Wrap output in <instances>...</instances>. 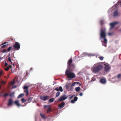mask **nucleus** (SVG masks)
Returning a JSON list of instances; mask_svg holds the SVG:
<instances>
[{"label": "nucleus", "instance_id": "nucleus-40", "mask_svg": "<svg viewBox=\"0 0 121 121\" xmlns=\"http://www.w3.org/2000/svg\"><path fill=\"white\" fill-rule=\"evenodd\" d=\"M75 101H74L73 99H72L71 100V102L72 103H74Z\"/></svg>", "mask_w": 121, "mask_h": 121}, {"label": "nucleus", "instance_id": "nucleus-1", "mask_svg": "<svg viewBox=\"0 0 121 121\" xmlns=\"http://www.w3.org/2000/svg\"><path fill=\"white\" fill-rule=\"evenodd\" d=\"M73 60L72 59L69 60L67 62V69L65 71V74L68 76V78H73L75 77L74 73L71 72L75 69L74 64L72 63Z\"/></svg>", "mask_w": 121, "mask_h": 121}, {"label": "nucleus", "instance_id": "nucleus-21", "mask_svg": "<svg viewBox=\"0 0 121 121\" xmlns=\"http://www.w3.org/2000/svg\"><path fill=\"white\" fill-rule=\"evenodd\" d=\"M27 99H25L24 98H22L21 99V101L23 103H24L26 102L27 101Z\"/></svg>", "mask_w": 121, "mask_h": 121}, {"label": "nucleus", "instance_id": "nucleus-18", "mask_svg": "<svg viewBox=\"0 0 121 121\" xmlns=\"http://www.w3.org/2000/svg\"><path fill=\"white\" fill-rule=\"evenodd\" d=\"M81 89L79 87H77L75 88V90L76 91H79Z\"/></svg>", "mask_w": 121, "mask_h": 121}, {"label": "nucleus", "instance_id": "nucleus-49", "mask_svg": "<svg viewBox=\"0 0 121 121\" xmlns=\"http://www.w3.org/2000/svg\"><path fill=\"white\" fill-rule=\"evenodd\" d=\"M40 115L41 116V117L43 118H44L45 117L43 116V115H42L41 114H40Z\"/></svg>", "mask_w": 121, "mask_h": 121}, {"label": "nucleus", "instance_id": "nucleus-33", "mask_svg": "<svg viewBox=\"0 0 121 121\" xmlns=\"http://www.w3.org/2000/svg\"><path fill=\"white\" fill-rule=\"evenodd\" d=\"M78 99V97L77 96L75 97L74 98V100L75 101H76Z\"/></svg>", "mask_w": 121, "mask_h": 121}, {"label": "nucleus", "instance_id": "nucleus-25", "mask_svg": "<svg viewBox=\"0 0 121 121\" xmlns=\"http://www.w3.org/2000/svg\"><path fill=\"white\" fill-rule=\"evenodd\" d=\"M24 91L25 93H26V95H27L28 94V90H25Z\"/></svg>", "mask_w": 121, "mask_h": 121}, {"label": "nucleus", "instance_id": "nucleus-63", "mask_svg": "<svg viewBox=\"0 0 121 121\" xmlns=\"http://www.w3.org/2000/svg\"><path fill=\"white\" fill-rule=\"evenodd\" d=\"M36 102V101H34V102Z\"/></svg>", "mask_w": 121, "mask_h": 121}, {"label": "nucleus", "instance_id": "nucleus-8", "mask_svg": "<svg viewBox=\"0 0 121 121\" xmlns=\"http://www.w3.org/2000/svg\"><path fill=\"white\" fill-rule=\"evenodd\" d=\"M118 24V22H117L111 23L110 24V25L111 26V27L110 28V30H111L113 28L116 24Z\"/></svg>", "mask_w": 121, "mask_h": 121}, {"label": "nucleus", "instance_id": "nucleus-35", "mask_svg": "<svg viewBox=\"0 0 121 121\" xmlns=\"http://www.w3.org/2000/svg\"><path fill=\"white\" fill-rule=\"evenodd\" d=\"M11 71L12 73H13L15 71V70L12 68L11 69Z\"/></svg>", "mask_w": 121, "mask_h": 121}, {"label": "nucleus", "instance_id": "nucleus-36", "mask_svg": "<svg viewBox=\"0 0 121 121\" xmlns=\"http://www.w3.org/2000/svg\"><path fill=\"white\" fill-rule=\"evenodd\" d=\"M76 83V82H74L73 83H72V84L71 86H74L75 83Z\"/></svg>", "mask_w": 121, "mask_h": 121}, {"label": "nucleus", "instance_id": "nucleus-7", "mask_svg": "<svg viewBox=\"0 0 121 121\" xmlns=\"http://www.w3.org/2000/svg\"><path fill=\"white\" fill-rule=\"evenodd\" d=\"M49 96H46L41 97H40V99L44 101H46L48 100L49 98Z\"/></svg>", "mask_w": 121, "mask_h": 121}, {"label": "nucleus", "instance_id": "nucleus-6", "mask_svg": "<svg viewBox=\"0 0 121 121\" xmlns=\"http://www.w3.org/2000/svg\"><path fill=\"white\" fill-rule=\"evenodd\" d=\"M104 70L106 72H108L111 68L109 65L105 64Z\"/></svg>", "mask_w": 121, "mask_h": 121}, {"label": "nucleus", "instance_id": "nucleus-60", "mask_svg": "<svg viewBox=\"0 0 121 121\" xmlns=\"http://www.w3.org/2000/svg\"><path fill=\"white\" fill-rule=\"evenodd\" d=\"M13 66H14V64H13Z\"/></svg>", "mask_w": 121, "mask_h": 121}, {"label": "nucleus", "instance_id": "nucleus-19", "mask_svg": "<svg viewBox=\"0 0 121 121\" xmlns=\"http://www.w3.org/2000/svg\"><path fill=\"white\" fill-rule=\"evenodd\" d=\"M54 99H55L54 98H52L50 99L49 100V101L50 102L52 103L54 101Z\"/></svg>", "mask_w": 121, "mask_h": 121}, {"label": "nucleus", "instance_id": "nucleus-47", "mask_svg": "<svg viewBox=\"0 0 121 121\" xmlns=\"http://www.w3.org/2000/svg\"><path fill=\"white\" fill-rule=\"evenodd\" d=\"M1 83L3 84H4L5 83V82L4 81H2L1 82Z\"/></svg>", "mask_w": 121, "mask_h": 121}, {"label": "nucleus", "instance_id": "nucleus-32", "mask_svg": "<svg viewBox=\"0 0 121 121\" xmlns=\"http://www.w3.org/2000/svg\"><path fill=\"white\" fill-rule=\"evenodd\" d=\"M7 47V45H4L1 46V48H6Z\"/></svg>", "mask_w": 121, "mask_h": 121}, {"label": "nucleus", "instance_id": "nucleus-23", "mask_svg": "<svg viewBox=\"0 0 121 121\" xmlns=\"http://www.w3.org/2000/svg\"><path fill=\"white\" fill-rule=\"evenodd\" d=\"M104 39V43L106 44L107 43V40L106 38V37H105L103 38Z\"/></svg>", "mask_w": 121, "mask_h": 121}, {"label": "nucleus", "instance_id": "nucleus-55", "mask_svg": "<svg viewBox=\"0 0 121 121\" xmlns=\"http://www.w3.org/2000/svg\"><path fill=\"white\" fill-rule=\"evenodd\" d=\"M26 104L25 105H22L21 106H26Z\"/></svg>", "mask_w": 121, "mask_h": 121}, {"label": "nucleus", "instance_id": "nucleus-43", "mask_svg": "<svg viewBox=\"0 0 121 121\" xmlns=\"http://www.w3.org/2000/svg\"><path fill=\"white\" fill-rule=\"evenodd\" d=\"M14 94V93H11L9 95L10 96V97L12 96Z\"/></svg>", "mask_w": 121, "mask_h": 121}, {"label": "nucleus", "instance_id": "nucleus-2", "mask_svg": "<svg viewBox=\"0 0 121 121\" xmlns=\"http://www.w3.org/2000/svg\"><path fill=\"white\" fill-rule=\"evenodd\" d=\"M103 68L102 65L99 63H97L94 65L91 68V70L93 73H96L101 70Z\"/></svg>", "mask_w": 121, "mask_h": 121}, {"label": "nucleus", "instance_id": "nucleus-34", "mask_svg": "<svg viewBox=\"0 0 121 121\" xmlns=\"http://www.w3.org/2000/svg\"><path fill=\"white\" fill-rule=\"evenodd\" d=\"M6 49H4L1 51V52L3 53H4V52H6Z\"/></svg>", "mask_w": 121, "mask_h": 121}, {"label": "nucleus", "instance_id": "nucleus-39", "mask_svg": "<svg viewBox=\"0 0 121 121\" xmlns=\"http://www.w3.org/2000/svg\"><path fill=\"white\" fill-rule=\"evenodd\" d=\"M15 81H13V82H12L11 83V84L12 85H13Z\"/></svg>", "mask_w": 121, "mask_h": 121}, {"label": "nucleus", "instance_id": "nucleus-37", "mask_svg": "<svg viewBox=\"0 0 121 121\" xmlns=\"http://www.w3.org/2000/svg\"><path fill=\"white\" fill-rule=\"evenodd\" d=\"M104 23V22L103 21H100V23L101 25H103Z\"/></svg>", "mask_w": 121, "mask_h": 121}, {"label": "nucleus", "instance_id": "nucleus-24", "mask_svg": "<svg viewBox=\"0 0 121 121\" xmlns=\"http://www.w3.org/2000/svg\"><path fill=\"white\" fill-rule=\"evenodd\" d=\"M8 95V93H6L4 94L3 95V96L4 97H6Z\"/></svg>", "mask_w": 121, "mask_h": 121}, {"label": "nucleus", "instance_id": "nucleus-61", "mask_svg": "<svg viewBox=\"0 0 121 121\" xmlns=\"http://www.w3.org/2000/svg\"><path fill=\"white\" fill-rule=\"evenodd\" d=\"M120 31L121 32V29L120 30Z\"/></svg>", "mask_w": 121, "mask_h": 121}, {"label": "nucleus", "instance_id": "nucleus-22", "mask_svg": "<svg viewBox=\"0 0 121 121\" xmlns=\"http://www.w3.org/2000/svg\"><path fill=\"white\" fill-rule=\"evenodd\" d=\"M29 86H25L23 87V89L24 90H28Z\"/></svg>", "mask_w": 121, "mask_h": 121}, {"label": "nucleus", "instance_id": "nucleus-16", "mask_svg": "<svg viewBox=\"0 0 121 121\" xmlns=\"http://www.w3.org/2000/svg\"><path fill=\"white\" fill-rule=\"evenodd\" d=\"M14 103L18 106H20V104L19 103V101L18 100L15 101Z\"/></svg>", "mask_w": 121, "mask_h": 121}, {"label": "nucleus", "instance_id": "nucleus-62", "mask_svg": "<svg viewBox=\"0 0 121 121\" xmlns=\"http://www.w3.org/2000/svg\"><path fill=\"white\" fill-rule=\"evenodd\" d=\"M36 102V101H34V102Z\"/></svg>", "mask_w": 121, "mask_h": 121}, {"label": "nucleus", "instance_id": "nucleus-31", "mask_svg": "<svg viewBox=\"0 0 121 121\" xmlns=\"http://www.w3.org/2000/svg\"><path fill=\"white\" fill-rule=\"evenodd\" d=\"M8 64L6 62H5L4 66V67H7L8 66Z\"/></svg>", "mask_w": 121, "mask_h": 121}, {"label": "nucleus", "instance_id": "nucleus-4", "mask_svg": "<svg viewBox=\"0 0 121 121\" xmlns=\"http://www.w3.org/2000/svg\"><path fill=\"white\" fill-rule=\"evenodd\" d=\"M13 47L15 48L16 50H18L20 48V44L18 42H16L13 45Z\"/></svg>", "mask_w": 121, "mask_h": 121}, {"label": "nucleus", "instance_id": "nucleus-58", "mask_svg": "<svg viewBox=\"0 0 121 121\" xmlns=\"http://www.w3.org/2000/svg\"><path fill=\"white\" fill-rule=\"evenodd\" d=\"M2 95V94H0V96H1Z\"/></svg>", "mask_w": 121, "mask_h": 121}, {"label": "nucleus", "instance_id": "nucleus-45", "mask_svg": "<svg viewBox=\"0 0 121 121\" xmlns=\"http://www.w3.org/2000/svg\"><path fill=\"white\" fill-rule=\"evenodd\" d=\"M49 106H50L49 105H45L44 106V108H46L47 107H49Z\"/></svg>", "mask_w": 121, "mask_h": 121}, {"label": "nucleus", "instance_id": "nucleus-17", "mask_svg": "<svg viewBox=\"0 0 121 121\" xmlns=\"http://www.w3.org/2000/svg\"><path fill=\"white\" fill-rule=\"evenodd\" d=\"M71 84V83H69L66 84L65 85V87H66V88L68 89H69V87Z\"/></svg>", "mask_w": 121, "mask_h": 121}, {"label": "nucleus", "instance_id": "nucleus-15", "mask_svg": "<svg viewBox=\"0 0 121 121\" xmlns=\"http://www.w3.org/2000/svg\"><path fill=\"white\" fill-rule=\"evenodd\" d=\"M24 94L23 93L21 94H20L17 97V98L19 99L21 98L22 97L24 96Z\"/></svg>", "mask_w": 121, "mask_h": 121}, {"label": "nucleus", "instance_id": "nucleus-42", "mask_svg": "<svg viewBox=\"0 0 121 121\" xmlns=\"http://www.w3.org/2000/svg\"><path fill=\"white\" fill-rule=\"evenodd\" d=\"M113 34V33H108V35H109L110 36L111 35H112Z\"/></svg>", "mask_w": 121, "mask_h": 121}, {"label": "nucleus", "instance_id": "nucleus-13", "mask_svg": "<svg viewBox=\"0 0 121 121\" xmlns=\"http://www.w3.org/2000/svg\"><path fill=\"white\" fill-rule=\"evenodd\" d=\"M113 15L114 17H117L119 16L118 12L117 11H116L114 12Z\"/></svg>", "mask_w": 121, "mask_h": 121}, {"label": "nucleus", "instance_id": "nucleus-51", "mask_svg": "<svg viewBox=\"0 0 121 121\" xmlns=\"http://www.w3.org/2000/svg\"><path fill=\"white\" fill-rule=\"evenodd\" d=\"M73 95L69 97V99H71L73 98Z\"/></svg>", "mask_w": 121, "mask_h": 121}, {"label": "nucleus", "instance_id": "nucleus-26", "mask_svg": "<svg viewBox=\"0 0 121 121\" xmlns=\"http://www.w3.org/2000/svg\"><path fill=\"white\" fill-rule=\"evenodd\" d=\"M60 92H57L56 94V96L57 97H58L60 95Z\"/></svg>", "mask_w": 121, "mask_h": 121}, {"label": "nucleus", "instance_id": "nucleus-44", "mask_svg": "<svg viewBox=\"0 0 121 121\" xmlns=\"http://www.w3.org/2000/svg\"><path fill=\"white\" fill-rule=\"evenodd\" d=\"M121 76V74H119L117 76V78H120V77Z\"/></svg>", "mask_w": 121, "mask_h": 121}, {"label": "nucleus", "instance_id": "nucleus-53", "mask_svg": "<svg viewBox=\"0 0 121 121\" xmlns=\"http://www.w3.org/2000/svg\"><path fill=\"white\" fill-rule=\"evenodd\" d=\"M7 43V42H5V43H2V44L1 45H3V44H5V43Z\"/></svg>", "mask_w": 121, "mask_h": 121}, {"label": "nucleus", "instance_id": "nucleus-52", "mask_svg": "<svg viewBox=\"0 0 121 121\" xmlns=\"http://www.w3.org/2000/svg\"><path fill=\"white\" fill-rule=\"evenodd\" d=\"M120 3V4H121V1L120 2H118L117 3V4H119Z\"/></svg>", "mask_w": 121, "mask_h": 121}, {"label": "nucleus", "instance_id": "nucleus-38", "mask_svg": "<svg viewBox=\"0 0 121 121\" xmlns=\"http://www.w3.org/2000/svg\"><path fill=\"white\" fill-rule=\"evenodd\" d=\"M8 67L9 68H9H10V69H12V66L11 65H9L8 66Z\"/></svg>", "mask_w": 121, "mask_h": 121}, {"label": "nucleus", "instance_id": "nucleus-56", "mask_svg": "<svg viewBox=\"0 0 121 121\" xmlns=\"http://www.w3.org/2000/svg\"><path fill=\"white\" fill-rule=\"evenodd\" d=\"M76 83H77L78 84H80V83L79 82H76Z\"/></svg>", "mask_w": 121, "mask_h": 121}, {"label": "nucleus", "instance_id": "nucleus-12", "mask_svg": "<svg viewBox=\"0 0 121 121\" xmlns=\"http://www.w3.org/2000/svg\"><path fill=\"white\" fill-rule=\"evenodd\" d=\"M100 82L104 84L106 82V80L104 78H101L100 80Z\"/></svg>", "mask_w": 121, "mask_h": 121}, {"label": "nucleus", "instance_id": "nucleus-9", "mask_svg": "<svg viewBox=\"0 0 121 121\" xmlns=\"http://www.w3.org/2000/svg\"><path fill=\"white\" fill-rule=\"evenodd\" d=\"M9 102L7 104L8 106H12L13 103V100L11 99H10L8 100Z\"/></svg>", "mask_w": 121, "mask_h": 121}, {"label": "nucleus", "instance_id": "nucleus-10", "mask_svg": "<svg viewBox=\"0 0 121 121\" xmlns=\"http://www.w3.org/2000/svg\"><path fill=\"white\" fill-rule=\"evenodd\" d=\"M65 103L64 102H63L60 103L58 105V107L60 108H63L65 106Z\"/></svg>", "mask_w": 121, "mask_h": 121}, {"label": "nucleus", "instance_id": "nucleus-48", "mask_svg": "<svg viewBox=\"0 0 121 121\" xmlns=\"http://www.w3.org/2000/svg\"><path fill=\"white\" fill-rule=\"evenodd\" d=\"M16 87H17L16 86H13L12 87V88H16Z\"/></svg>", "mask_w": 121, "mask_h": 121}, {"label": "nucleus", "instance_id": "nucleus-5", "mask_svg": "<svg viewBox=\"0 0 121 121\" xmlns=\"http://www.w3.org/2000/svg\"><path fill=\"white\" fill-rule=\"evenodd\" d=\"M67 98V97L66 96V95H64L60 97L58 99V101H61L65 100Z\"/></svg>", "mask_w": 121, "mask_h": 121}, {"label": "nucleus", "instance_id": "nucleus-50", "mask_svg": "<svg viewBox=\"0 0 121 121\" xmlns=\"http://www.w3.org/2000/svg\"><path fill=\"white\" fill-rule=\"evenodd\" d=\"M73 88L72 87V86H71L70 87V89L71 91H72V90H73Z\"/></svg>", "mask_w": 121, "mask_h": 121}, {"label": "nucleus", "instance_id": "nucleus-30", "mask_svg": "<svg viewBox=\"0 0 121 121\" xmlns=\"http://www.w3.org/2000/svg\"><path fill=\"white\" fill-rule=\"evenodd\" d=\"M99 59L101 60H103L104 58V57L102 56H100L99 57Z\"/></svg>", "mask_w": 121, "mask_h": 121}, {"label": "nucleus", "instance_id": "nucleus-41", "mask_svg": "<svg viewBox=\"0 0 121 121\" xmlns=\"http://www.w3.org/2000/svg\"><path fill=\"white\" fill-rule=\"evenodd\" d=\"M95 78H92L91 80V82H93L94 81H95Z\"/></svg>", "mask_w": 121, "mask_h": 121}, {"label": "nucleus", "instance_id": "nucleus-14", "mask_svg": "<svg viewBox=\"0 0 121 121\" xmlns=\"http://www.w3.org/2000/svg\"><path fill=\"white\" fill-rule=\"evenodd\" d=\"M52 111V109L51 106H49V107L47 110V112L48 113H49Z\"/></svg>", "mask_w": 121, "mask_h": 121}, {"label": "nucleus", "instance_id": "nucleus-54", "mask_svg": "<svg viewBox=\"0 0 121 121\" xmlns=\"http://www.w3.org/2000/svg\"><path fill=\"white\" fill-rule=\"evenodd\" d=\"M3 58V57H0V60H1Z\"/></svg>", "mask_w": 121, "mask_h": 121}, {"label": "nucleus", "instance_id": "nucleus-11", "mask_svg": "<svg viewBox=\"0 0 121 121\" xmlns=\"http://www.w3.org/2000/svg\"><path fill=\"white\" fill-rule=\"evenodd\" d=\"M55 90L57 91H60L61 92H62L63 91L62 88V87L60 86L59 87H57L55 89Z\"/></svg>", "mask_w": 121, "mask_h": 121}, {"label": "nucleus", "instance_id": "nucleus-3", "mask_svg": "<svg viewBox=\"0 0 121 121\" xmlns=\"http://www.w3.org/2000/svg\"><path fill=\"white\" fill-rule=\"evenodd\" d=\"M101 32L100 33V36L101 38H103L105 37L106 35L105 33V29H104L103 30L101 29H100Z\"/></svg>", "mask_w": 121, "mask_h": 121}, {"label": "nucleus", "instance_id": "nucleus-46", "mask_svg": "<svg viewBox=\"0 0 121 121\" xmlns=\"http://www.w3.org/2000/svg\"><path fill=\"white\" fill-rule=\"evenodd\" d=\"M81 96H82L83 95V93L82 92H80L79 94Z\"/></svg>", "mask_w": 121, "mask_h": 121}, {"label": "nucleus", "instance_id": "nucleus-20", "mask_svg": "<svg viewBox=\"0 0 121 121\" xmlns=\"http://www.w3.org/2000/svg\"><path fill=\"white\" fill-rule=\"evenodd\" d=\"M27 101H28V103H30L32 99L30 97H29L28 99H27Z\"/></svg>", "mask_w": 121, "mask_h": 121}, {"label": "nucleus", "instance_id": "nucleus-29", "mask_svg": "<svg viewBox=\"0 0 121 121\" xmlns=\"http://www.w3.org/2000/svg\"><path fill=\"white\" fill-rule=\"evenodd\" d=\"M12 48V46L10 47H9L7 49V51L8 52H9L10 51L11 48Z\"/></svg>", "mask_w": 121, "mask_h": 121}, {"label": "nucleus", "instance_id": "nucleus-57", "mask_svg": "<svg viewBox=\"0 0 121 121\" xmlns=\"http://www.w3.org/2000/svg\"><path fill=\"white\" fill-rule=\"evenodd\" d=\"M37 106H39V104H37Z\"/></svg>", "mask_w": 121, "mask_h": 121}, {"label": "nucleus", "instance_id": "nucleus-28", "mask_svg": "<svg viewBox=\"0 0 121 121\" xmlns=\"http://www.w3.org/2000/svg\"><path fill=\"white\" fill-rule=\"evenodd\" d=\"M8 59L9 61V62L11 63V64H12V62L11 61V59L10 57H9L8 58Z\"/></svg>", "mask_w": 121, "mask_h": 121}, {"label": "nucleus", "instance_id": "nucleus-59", "mask_svg": "<svg viewBox=\"0 0 121 121\" xmlns=\"http://www.w3.org/2000/svg\"><path fill=\"white\" fill-rule=\"evenodd\" d=\"M1 86H0V89L1 88Z\"/></svg>", "mask_w": 121, "mask_h": 121}, {"label": "nucleus", "instance_id": "nucleus-27", "mask_svg": "<svg viewBox=\"0 0 121 121\" xmlns=\"http://www.w3.org/2000/svg\"><path fill=\"white\" fill-rule=\"evenodd\" d=\"M5 67H3L4 68V69L6 71H8L9 69V68L8 67H7L6 68H5Z\"/></svg>", "mask_w": 121, "mask_h": 121}]
</instances>
